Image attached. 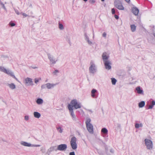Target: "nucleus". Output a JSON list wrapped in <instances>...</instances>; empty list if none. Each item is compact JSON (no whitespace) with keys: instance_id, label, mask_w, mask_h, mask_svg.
<instances>
[{"instance_id":"nucleus-1","label":"nucleus","mask_w":155,"mask_h":155,"mask_svg":"<svg viewBox=\"0 0 155 155\" xmlns=\"http://www.w3.org/2000/svg\"><path fill=\"white\" fill-rule=\"evenodd\" d=\"M68 107L69 110H70V108H71L73 110V107L76 109L81 108V104L80 103L78 102L76 99H74L71 101L70 104L68 105Z\"/></svg>"},{"instance_id":"nucleus-2","label":"nucleus","mask_w":155,"mask_h":155,"mask_svg":"<svg viewBox=\"0 0 155 155\" xmlns=\"http://www.w3.org/2000/svg\"><path fill=\"white\" fill-rule=\"evenodd\" d=\"M77 138L75 137H71L70 141V144L71 148L73 150L76 149L77 148V145L76 143Z\"/></svg>"},{"instance_id":"nucleus-3","label":"nucleus","mask_w":155,"mask_h":155,"mask_svg":"<svg viewBox=\"0 0 155 155\" xmlns=\"http://www.w3.org/2000/svg\"><path fill=\"white\" fill-rule=\"evenodd\" d=\"M90 66L89 68V71L90 73L94 74L97 71V68L94 62L91 61L90 63Z\"/></svg>"},{"instance_id":"nucleus-4","label":"nucleus","mask_w":155,"mask_h":155,"mask_svg":"<svg viewBox=\"0 0 155 155\" xmlns=\"http://www.w3.org/2000/svg\"><path fill=\"white\" fill-rule=\"evenodd\" d=\"M144 141L147 149L148 150H151L153 147L152 142L150 140L147 139H145Z\"/></svg>"},{"instance_id":"nucleus-5","label":"nucleus","mask_w":155,"mask_h":155,"mask_svg":"<svg viewBox=\"0 0 155 155\" xmlns=\"http://www.w3.org/2000/svg\"><path fill=\"white\" fill-rule=\"evenodd\" d=\"M114 6L118 9L120 10H123L124 8L122 5L121 2L118 0H116L114 2Z\"/></svg>"},{"instance_id":"nucleus-6","label":"nucleus","mask_w":155,"mask_h":155,"mask_svg":"<svg viewBox=\"0 0 155 155\" xmlns=\"http://www.w3.org/2000/svg\"><path fill=\"white\" fill-rule=\"evenodd\" d=\"M47 56L51 64H54L57 61V60L54 59L53 56L50 54L48 53Z\"/></svg>"},{"instance_id":"nucleus-7","label":"nucleus","mask_w":155,"mask_h":155,"mask_svg":"<svg viewBox=\"0 0 155 155\" xmlns=\"http://www.w3.org/2000/svg\"><path fill=\"white\" fill-rule=\"evenodd\" d=\"M67 148V145L66 144H61L58 146L57 150L60 151H65Z\"/></svg>"},{"instance_id":"nucleus-8","label":"nucleus","mask_w":155,"mask_h":155,"mask_svg":"<svg viewBox=\"0 0 155 155\" xmlns=\"http://www.w3.org/2000/svg\"><path fill=\"white\" fill-rule=\"evenodd\" d=\"M104 64L106 70H109L111 69V65L112 64V63L110 61L104 62Z\"/></svg>"},{"instance_id":"nucleus-9","label":"nucleus","mask_w":155,"mask_h":155,"mask_svg":"<svg viewBox=\"0 0 155 155\" xmlns=\"http://www.w3.org/2000/svg\"><path fill=\"white\" fill-rule=\"evenodd\" d=\"M86 127L88 131L91 134H93V126L92 124L87 125H86Z\"/></svg>"},{"instance_id":"nucleus-10","label":"nucleus","mask_w":155,"mask_h":155,"mask_svg":"<svg viewBox=\"0 0 155 155\" xmlns=\"http://www.w3.org/2000/svg\"><path fill=\"white\" fill-rule=\"evenodd\" d=\"M25 83L28 85H33V83L32 79L30 78H27L25 80Z\"/></svg>"},{"instance_id":"nucleus-11","label":"nucleus","mask_w":155,"mask_h":155,"mask_svg":"<svg viewBox=\"0 0 155 155\" xmlns=\"http://www.w3.org/2000/svg\"><path fill=\"white\" fill-rule=\"evenodd\" d=\"M102 57L104 62L109 61L108 60L109 56L107 55L106 53H104L102 54Z\"/></svg>"},{"instance_id":"nucleus-12","label":"nucleus","mask_w":155,"mask_h":155,"mask_svg":"<svg viewBox=\"0 0 155 155\" xmlns=\"http://www.w3.org/2000/svg\"><path fill=\"white\" fill-rule=\"evenodd\" d=\"M132 12L135 15H138L139 11V9L136 7H133L132 8Z\"/></svg>"},{"instance_id":"nucleus-13","label":"nucleus","mask_w":155,"mask_h":155,"mask_svg":"<svg viewBox=\"0 0 155 155\" xmlns=\"http://www.w3.org/2000/svg\"><path fill=\"white\" fill-rule=\"evenodd\" d=\"M69 112L70 113L71 115V116L73 119L74 120H76V117L75 115L74 114L73 110L71 109V108H70V110H69Z\"/></svg>"},{"instance_id":"nucleus-14","label":"nucleus","mask_w":155,"mask_h":155,"mask_svg":"<svg viewBox=\"0 0 155 155\" xmlns=\"http://www.w3.org/2000/svg\"><path fill=\"white\" fill-rule=\"evenodd\" d=\"M47 88L48 89H51L53 88L56 85L55 84H51L49 83L46 84Z\"/></svg>"},{"instance_id":"nucleus-15","label":"nucleus","mask_w":155,"mask_h":155,"mask_svg":"<svg viewBox=\"0 0 155 155\" xmlns=\"http://www.w3.org/2000/svg\"><path fill=\"white\" fill-rule=\"evenodd\" d=\"M136 90L137 91V93L139 94H143V91L141 89L140 86H138L136 88Z\"/></svg>"},{"instance_id":"nucleus-16","label":"nucleus","mask_w":155,"mask_h":155,"mask_svg":"<svg viewBox=\"0 0 155 155\" xmlns=\"http://www.w3.org/2000/svg\"><path fill=\"white\" fill-rule=\"evenodd\" d=\"M20 144L26 147H31L32 145V144L30 143L23 141H21Z\"/></svg>"},{"instance_id":"nucleus-17","label":"nucleus","mask_w":155,"mask_h":155,"mask_svg":"<svg viewBox=\"0 0 155 155\" xmlns=\"http://www.w3.org/2000/svg\"><path fill=\"white\" fill-rule=\"evenodd\" d=\"M97 91L95 89H93L91 91V96L93 98H96V93L97 92Z\"/></svg>"},{"instance_id":"nucleus-18","label":"nucleus","mask_w":155,"mask_h":155,"mask_svg":"<svg viewBox=\"0 0 155 155\" xmlns=\"http://www.w3.org/2000/svg\"><path fill=\"white\" fill-rule=\"evenodd\" d=\"M33 115L35 117L37 118H40L41 116V115L39 113L36 111L34 112Z\"/></svg>"},{"instance_id":"nucleus-19","label":"nucleus","mask_w":155,"mask_h":155,"mask_svg":"<svg viewBox=\"0 0 155 155\" xmlns=\"http://www.w3.org/2000/svg\"><path fill=\"white\" fill-rule=\"evenodd\" d=\"M155 105V101L154 100H153L151 102V104L149 106L148 109H152L154 105Z\"/></svg>"},{"instance_id":"nucleus-20","label":"nucleus","mask_w":155,"mask_h":155,"mask_svg":"<svg viewBox=\"0 0 155 155\" xmlns=\"http://www.w3.org/2000/svg\"><path fill=\"white\" fill-rule=\"evenodd\" d=\"M5 73L6 74H7L10 75L11 76H12V75H13L14 73L12 72L11 71L9 70H7L5 69Z\"/></svg>"},{"instance_id":"nucleus-21","label":"nucleus","mask_w":155,"mask_h":155,"mask_svg":"<svg viewBox=\"0 0 155 155\" xmlns=\"http://www.w3.org/2000/svg\"><path fill=\"white\" fill-rule=\"evenodd\" d=\"M101 132L104 135H106L107 134L108 130L106 128L104 127L102 129Z\"/></svg>"},{"instance_id":"nucleus-22","label":"nucleus","mask_w":155,"mask_h":155,"mask_svg":"<svg viewBox=\"0 0 155 155\" xmlns=\"http://www.w3.org/2000/svg\"><path fill=\"white\" fill-rule=\"evenodd\" d=\"M43 100L40 98H38L36 101V102L38 104H41L43 103Z\"/></svg>"},{"instance_id":"nucleus-23","label":"nucleus","mask_w":155,"mask_h":155,"mask_svg":"<svg viewBox=\"0 0 155 155\" xmlns=\"http://www.w3.org/2000/svg\"><path fill=\"white\" fill-rule=\"evenodd\" d=\"M8 85L9 86V87L12 90L16 88L15 85L12 83L8 84Z\"/></svg>"},{"instance_id":"nucleus-24","label":"nucleus","mask_w":155,"mask_h":155,"mask_svg":"<svg viewBox=\"0 0 155 155\" xmlns=\"http://www.w3.org/2000/svg\"><path fill=\"white\" fill-rule=\"evenodd\" d=\"M145 105V102L144 101H143L140 102L138 104V106L139 107L142 108Z\"/></svg>"},{"instance_id":"nucleus-25","label":"nucleus","mask_w":155,"mask_h":155,"mask_svg":"<svg viewBox=\"0 0 155 155\" xmlns=\"http://www.w3.org/2000/svg\"><path fill=\"white\" fill-rule=\"evenodd\" d=\"M131 29L132 32H134L136 30V26L134 25H130Z\"/></svg>"},{"instance_id":"nucleus-26","label":"nucleus","mask_w":155,"mask_h":155,"mask_svg":"<svg viewBox=\"0 0 155 155\" xmlns=\"http://www.w3.org/2000/svg\"><path fill=\"white\" fill-rule=\"evenodd\" d=\"M143 127V124L142 123L139 124L136 123L135 124V127L136 128H138L140 127Z\"/></svg>"},{"instance_id":"nucleus-27","label":"nucleus","mask_w":155,"mask_h":155,"mask_svg":"<svg viewBox=\"0 0 155 155\" xmlns=\"http://www.w3.org/2000/svg\"><path fill=\"white\" fill-rule=\"evenodd\" d=\"M57 130L61 133L63 132V129H62L60 126H59L58 127H56Z\"/></svg>"},{"instance_id":"nucleus-28","label":"nucleus","mask_w":155,"mask_h":155,"mask_svg":"<svg viewBox=\"0 0 155 155\" xmlns=\"http://www.w3.org/2000/svg\"><path fill=\"white\" fill-rule=\"evenodd\" d=\"M111 82L113 85H115L117 82V80L114 78H111Z\"/></svg>"},{"instance_id":"nucleus-29","label":"nucleus","mask_w":155,"mask_h":155,"mask_svg":"<svg viewBox=\"0 0 155 155\" xmlns=\"http://www.w3.org/2000/svg\"><path fill=\"white\" fill-rule=\"evenodd\" d=\"M91 119L89 118H88L87 119L86 121V125H87H87L91 124L90 123V122H91Z\"/></svg>"},{"instance_id":"nucleus-30","label":"nucleus","mask_w":155,"mask_h":155,"mask_svg":"<svg viewBox=\"0 0 155 155\" xmlns=\"http://www.w3.org/2000/svg\"><path fill=\"white\" fill-rule=\"evenodd\" d=\"M0 5H1L2 8L5 11H6V8L5 7L4 4L2 2L1 0H0Z\"/></svg>"},{"instance_id":"nucleus-31","label":"nucleus","mask_w":155,"mask_h":155,"mask_svg":"<svg viewBox=\"0 0 155 155\" xmlns=\"http://www.w3.org/2000/svg\"><path fill=\"white\" fill-rule=\"evenodd\" d=\"M5 69L4 67L0 66V71L4 73Z\"/></svg>"},{"instance_id":"nucleus-32","label":"nucleus","mask_w":155,"mask_h":155,"mask_svg":"<svg viewBox=\"0 0 155 155\" xmlns=\"http://www.w3.org/2000/svg\"><path fill=\"white\" fill-rule=\"evenodd\" d=\"M59 73V71L58 70H55L53 72V74L54 75H57V74Z\"/></svg>"},{"instance_id":"nucleus-33","label":"nucleus","mask_w":155,"mask_h":155,"mask_svg":"<svg viewBox=\"0 0 155 155\" xmlns=\"http://www.w3.org/2000/svg\"><path fill=\"white\" fill-rule=\"evenodd\" d=\"M59 28L61 30H63L64 28L63 25L61 23L59 24Z\"/></svg>"},{"instance_id":"nucleus-34","label":"nucleus","mask_w":155,"mask_h":155,"mask_svg":"<svg viewBox=\"0 0 155 155\" xmlns=\"http://www.w3.org/2000/svg\"><path fill=\"white\" fill-rule=\"evenodd\" d=\"M84 39L86 41L87 40L89 39V37L87 36V34L86 33H85L84 34Z\"/></svg>"},{"instance_id":"nucleus-35","label":"nucleus","mask_w":155,"mask_h":155,"mask_svg":"<svg viewBox=\"0 0 155 155\" xmlns=\"http://www.w3.org/2000/svg\"><path fill=\"white\" fill-rule=\"evenodd\" d=\"M87 42V43L88 45H92V43L91 41L89 39L87 40V41H86Z\"/></svg>"},{"instance_id":"nucleus-36","label":"nucleus","mask_w":155,"mask_h":155,"mask_svg":"<svg viewBox=\"0 0 155 155\" xmlns=\"http://www.w3.org/2000/svg\"><path fill=\"white\" fill-rule=\"evenodd\" d=\"M41 80V78H40L39 79H37V78H36L35 79V83L36 84H37L39 82V81Z\"/></svg>"},{"instance_id":"nucleus-37","label":"nucleus","mask_w":155,"mask_h":155,"mask_svg":"<svg viewBox=\"0 0 155 155\" xmlns=\"http://www.w3.org/2000/svg\"><path fill=\"white\" fill-rule=\"evenodd\" d=\"M41 87L42 89H45L46 87L47 88V85L46 84L42 85L41 86Z\"/></svg>"},{"instance_id":"nucleus-38","label":"nucleus","mask_w":155,"mask_h":155,"mask_svg":"<svg viewBox=\"0 0 155 155\" xmlns=\"http://www.w3.org/2000/svg\"><path fill=\"white\" fill-rule=\"evenodd\" d=\"M25 120L26 121H28V120L29 118V116L28 115H25V116L24 117Z\"/></svg>"},{"instance_id":"nucleus-39","label":"nucleus","mask_w":155,"mask_h":155,"mask_svg":"<svg viewBox=\"0 0 155 155\" xmlns=\"http://www.w3.org/2000/svg\"><path fill=\"white\" fill-rule=\"evenodd\" d=\"M9 25H10L12 26V27H13V26H14L15 25V24L14 23H11V22H10L9 23Z\"/></svg>"},{"instance_id":"nucleus-40","label":"nucleus","mask_w":155,"mask_h":155,"mask_svg":"<svg viewBox=\"0 0 155 155\" xmlns=\"http://www.w3.org/2000/svg\"><path fill=\"white\" fill-rule=\"evenodd\" d=\"M12 77L14 78L17 81H18V79L14 75V74H13V75H12Z\"/></svg>"},{"instance_id":"nucleus-41","label":"nucleus","mask_w":155,"mask_h":155,"mask_svg":"<svg viewBox=\"0 0 155 155\" xmlns=\"http://www.w3.org/2000/svg\"><path fill=\"white\" fill-rule=\"evenodd\" d=\"M12 77L14 78L17 81H18V79L14 75V74H13V75H12Z\"/></svg>"},{"instance_id":"nucleus-42","label":"nucleus","mask_w":155,"mask_h":155,"mask_svg":"<svg viewBox=\"0 0 155 155\" xmlns=\"http://www.w3.org/2000/svg\"><path fill=\"white\" fill-rule=\"evenodd\" d=\"M111 12L113 14H114L115 13V10L114 8H112L111 9Z\"/></svg>"},{"instance_id":"nucleus-43","label":"nucleus","mask_w":155,"mask_h":155,"mask_svg":"<svg viewBox=\"0 0 155 155\" xmlns=\"http://www.w3.org/2000/svg\"><path fill=\"white\" fill-rule=\"evenodd\" d=\"M14 10L15 12L17 15H19V12L18 10L16 9H14Z\"/></svg>"},{"instance_id":"nucleus-44","label":"nucleus","mask_w":155,"mask_h":155,"mask_svg":"<svg viewBox=\"0 0 155 155\" xmlns=\"http://www.w3.org/2000/svg\"><path fill=\"white\" fill-rule=\"evenodd\" d=\"M106 35H107V34H106V33H105V32H104L103 33L102 35V36L106 38Z\"/></svg>"},{"instance_id":"nucleus-45","label":"nucleus","mask_w":155,"mask_h":155,"mask_svg":"<svg viewBox=\"0 0 155 155\" xmlns=\"http://www.w3.org/2000/svg\"><path fill=\"white\" fill-rule=\"evenodd\" d=\"M40 145H31V147H40Z\"/></svg>"},{"instance_id":"nucleus-46","label":"nucleus","mask_w":155,"mask_h":155,"mask_svg":"<svg viewBox=\"0 0 155 155\" xmlns=\"http://www.w3.org/2000/svg\"><path fill=\"white\" fill-rule=\"evenodd\" d=\"M69 155H75L74 152H70L69 153Z\"/></svg>"},{"instance_id":"nucleus-47","label":"nucleus","mask_w":155,"mask_h":155,"mask_svg":"<svg viewBox=\"0 0 155 155\" xmlns=\"http://www.w3.org/2000/svg\"><path fill=\"white\" fill-rule=\"evenodd\" d=\"M114 17L116 19H118L119 18V16L117 15H115Z\"/></svg>"},{"instance_id":"nucleus-48","label":"nucleus","mask_w":155,"mask_h":155,"mask_svg":"<svg viewBox=\"0 0 155 155\" xmlns=\"http://www.w3.org/2000/svg\"><path fill=\"white\" fill-rule=\"evenodd\" d=\"M110 152L112 153H114V151L113 149H111L110 150Z\"/></svg>"},{"instance_id":"nucleus-49","label":"nucleus","mask_w":155,"mask_h":155,"mask_svg":"<svg viewBox=\"0 0 155 155\" xmlns=\"http://www.w3.org/2000/svg\"><path fill=\"white\" fill-rule=\"evenodd\" d=\"M22 15H23L25 17H26L28 16L26 14H25V13H22Z\"/></svg>"},{"instance_id":"nucleus-50","label":"nucleus","mask_w":155,"mask_h":155,"mask_svg":"<svg viewBox=\"0 0 155 155\" xmlns=\"http://www.w3.org/2000/svg\"><path fill=\"white\" fill-rule=\"evenodd\" d=\"M95 2V0H92L91 1V3H94V2Z\"/></svg>"},{"instance_id":"nucleus-51","label":"nucleus","mask_w":155,"mask_h":155,"mask_svg":"<svg viewBox=\"0 0 155 155\" xmlns=\"http://www.w3.org/2000/svg\"><path fill=\"white\" fill-rule=\"evenodd\" d=\"M117 126L118 127L120 128V124H117Z\"/></svg>"},{"instance_id":"nucleus-52","label":"nucleus","mask_w":155,"mask_h":155,"mask_svg":"<svg viewBox=\"0 0 155 155\" xmlns=\"http://www.w3.org/2000/svg\"><path fill=\"white\" fill-rule=\"evenodd\" d=\"M88 111H89L91 112V113H92V112H93L92 110H88Z\"/></svg>"},{"instance_id":"nucleus-53","label":"nucleus","mask_w":155,"mask_h":155,"mask_svg":"<svg viewBox=\"0 0 155 155\" xmlns=\"http://www.w3.org/2000/svg\"><path fill=\"white\" fill-rule=\"evenodd\" d=\"M127 2H129L130 0H125Z\"/></svg>"},{"instance_id":"nucleus-54","label":"nucleus","mask_w":155,"mask_h":155,"mask_svg":"<svg viewBox=\"0 0 155 155\" xmlns=\"http://www.w3.org/2000/svg\"><path fill=\"white\" fill-rule=\"evenodd\" d=\"M32 68L33 69H36V68H38L37 67H32Z\"/></svg>"},{"instance_id":"nucleus-55","label":"nucleus","mask_w":155,"mask_h":155,"mask_svg":"<svg viewBox=\"0 0 155 155\" xmlns=\"http://www.w3.org/2000/svg\"><path fill=\"white\" fill-rule=\"evenodd\" d=\"M84 1L86 2L87 1V0H83Z\"/></svg>"},{"instance_id":"nucleus-56","label":"nucleus","mask_w":155,"mask_h":155,"mask_svg":"<svg viewBox=\"0 0 155 155\" xmlns=\"http://www.w3.org/2000/svg\"><path fill=\"white\" fill-rule=\"evenodd\" d=\"M153 35H154V37L155 38V33H153Z\"/></svg>"},{"instance_id":"nucleus-57","label":"nucleus","mask_w":155,"mask_h":155,"mask_svg":"<svg viewBox=\"0 0 155 155\" xmlns=\"http://www.w3.org/2000/svg\"><path fill=\"white\" fill-rule=\"evenodd\" d=\"M103 2L104 1V0H101Z\"/></svg>"},{"instance_id":"nucleus-58","label":"nucleus","mask_w":155,"mask_h":155,"mask_svg":"<svg viewBox=\"0 0 155 155\" xmlns=\"http://www.w3.org/2000/svg\"><path fill=\"white\" fill-rule=\"evenodd\" d=\"M31 5H31V4L30 5V6H31Z\"/></svg>"}]
</instances>
